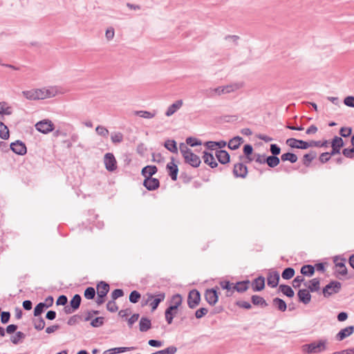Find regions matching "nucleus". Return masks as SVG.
Masks as SVG:
<instances>
[{"instance_id": "obj_60", "label": "nucleus", "mask_w": 354, "mask_h": 354, "mask_svg": "<svg viewBox=\"0 0 354 354\" xmlns=\"http://www.w3.org/2000/svg\"><path fill=\"white\" fill-rule=\"evenodd\" d=\"M342 154L348 158L354 159V146L353 147L344 148Z\"/></svg>"}, {"instance_id": "obj_42", "label": "nucleus", "mask_w": 354, "mask_h": 354, "mask_svg": "<svg viewBox=\"0 0 354 354\" xmlns=\"http://www.w3.org/2000/svg\"><path fill=\"white\" fill-rule=\"evenodd\" d=\"M243 153L247 159L246 162H250L253 160L254 158H252V154L253 153V147L250 144H246L243 146Z\"/></svg>"}, {"instance_id": "obj_7", "label": "nucleus", "mask_w": 354, "mask_h": 354, "mask_svg": "<svg viewBox=\"0 0 354 354\" xmlns=\"http://www.w3.org/2000/svg\"><path fill=\"white\" fill-rule=\"evenodd\" d=\"M218 288L217 286L207 289L205 291L204 297L205 301L210 305L214 306L218 300L219 292H218Z\"/></svg>"}, {"instance_id": "obj_28", "label": "nucleus", "mask_w": 354, "mask_h": 354, "mask_svg": "<svg viewBox=\"0 0 354 354\" xmlns=\"http://www.w3.org/2000/svg\"><path fill=\"white\" fill-rule=\"evenodd\" d=\"M158 172V168L156 165H147L142 169L141 175L147 178H151Z\"/></svg>"}, {"instance_id": "obj_53", "label": "nucleus", "mask_w": 354, "mask_h": 354, "mask_svg": "<svg viewBox=\"0 0 354 354\" xmlns=\"http://www.w3.org/2000/svg\"><path fill=\"white\" fill-rule=\"evenodd\" d=\"M135 115L143 118H153L156 113L147 111H136Z\"/></svg>"}, {"instance_id": "obj_30", "label": "nucleus", "mask_w": 354, "mask_h": 354, "mask_svg": "<svg viewBox=\"0 0 354 354\" xmlns=\"http://www.w3.org/2000/svg\"><path fill=\"white\" fill-rule=\"evenodd\" d=\"M151 328V321L147 317H142L139 322V330L140 332H147Z\"/></svg>"}, {"instance_id": "obj_56", "label": "nucleus", "mask_w": 354, "mask_h": 354, "mask_svg": "<svg viewBox=\"0 0 354 354\" xmlns=\"http://www.w3.org/2000/svg\"><path fill=\"white\" fill-rule=\"evenodd\" d=\"M186 143L190 147H194L201 145L202 142L198 138L194 137H188L186 138Z\"/></svg>"}, {"instance_id": "obj_50", "label": "nucleus", "mask_w": 354, "mask_h": 354, "mask_svg": "<svg viewBox=\"0 0 354 354\" xmlns=\"http://www.w3.org/2000/svg\"><path fill=\"white\" fill-rule=\"evenodd\" d=\"M26 337V335L21 331H17L15 335L11 336L10 341L13 344H18Z\"/></svg>"}, {"instance_id": "obj_43", "label": "nucleus", "mask_w": 354, "mask_h": 354, "mask_svg": "<svg viewBox=\"0 0 354 354\" xmlns=\"http://www.w3.org/2000/svg\"><path fill=\"white\" fill-rule=\"evenodd\" d=\"M281 160L283 162L289 161L291 163H295L297 161L298 158H297V155L295 154L294 153L287 152V153H283L281 156Z\"/></svg>"}, {"instance_id": "obj_59", "label": "nucleus", "mask_w": 354, "mask_h": 354, "mask_svg": "<svg viewBox=\"0 0 354 354\" xmlns=\"http://www.w3.org/2000/svg\"><path fill=\"white\" fill-rule=\"evenodd\" d=\"M106 309L111 313H115L118 310V306H117L115 300H110L106 304Z\"/></svg>"}, {"instance_id": "obj_9", "label": "nucleus", "mask_w": 354, "mask_h": 354, "mask_svg": "<svg viewBox=\"0 0 354 354\" xmlns=\"http://www.w3.org/2000/svg\"><path fill=\"white\" fill-rule=\"evenodd\" d=\"M333 262L335 264L336 267H339L341 268L339 270H337L335 272L336 277H338V274L345 276L348 273V270L346 267V259L342 258L339 256H335L333 259Z\"/></svg>"}, {"instance_id": "obj_64", "label": "nucleus", "mask_w": 354, "mask_h": 354, "mask_svg": "<svg viewBox=\"0 0 354 354\" xmlns=\"http://www.w3.org/2000/svg\"><path fill=\"white\" fill-rule=\"evenodd\" d=\"M344 103L346 106L351 108H354V97L348 95L344 100Z\"/></svg>"}, {"instance_id": "obj_63", "label": "nucleus", "mask_w": 354, "mask_h": 354, "mask_svg": "<svg viewBox=\"0 0 354 354\" xmlns=\"http://www.w3.org/2000/svg\"><path fill=\"white\" fill-rule=\"evenodd\" d=\"M124 296V291L122 289L117 288L111 292V299L116 300L117 299Z\"/></svg>"}, {"instance_id": "obj_10", "label": "nucleus", "mask_w": 354, "mask_h": 354, "mask_svg": "<svg viewBox=\"0 0 354 354\" xmlns=\"http://www.w3.org/2000/svg\"><path fill=\"white\" fill-rule=\"evenodd\" d=\"M10 149L16 154L24 156L27 152L26 145L21 140H17L10 145Z\"/></svg>"}, {"instance_id": "obj_14", "label": "nucleus", "mask_w": 354, "mask_h": 354, "mask_svg": "<svg viewBox=\"0 0 354 354\" xmlns=\"http://www.w3.org/2000/svg\"><path fill=\"white\" fill-rule=\"evenodd\" d=\"M280 274L276 270H270L267 276V284L270 288H276L279 285Z\"/></svg>"}, {"instance_id": "obj_49", "label": "nucleus", "mask_w": 354, "mask_h": 354, "mask_svg": "<svg viewBox=\"0 0 354 354\" xmlns=\"http://www.w3.org/2000/svg\"><path fill=\"white\" fill-rule=\"evenodd\" d=\"M10 133L8 127L2 122H0V138L3 140L9 138Z\"/></svg>"}, {"instance_id": "obj_55", "label": "nucleus", "mask_w": 354, "mask_h": 354, "mask_svg": "<svg viewBox=\"0 0 354 354\" xmlns=\"http://www.w3.org/2000/svg\"><path fill=\"white\" fill-rule=\"evenodd\" d=\"M141 297L140 293L137 290H133L129 295V301L132 304H136L138 302Z\"/></svg>"}, {"instance_id": "obj_47", "label": "nucleus", "mask_w": 354, "mask_h": 354, "mask_svg": "<svg viewBox=\"0 0 354 354\" xmlns=\"http://www.w3.org/2000/svg\"><path fill=\"white\" fill-rule=\"evenodd\" d=\"M12 113V107L6 102H0V114L10 115Z\"/></svg>"}, {"instance_id": "obj_1", "label": "nucleus", "mask_w": 354, "mask_h": 354, "mask_svg": "<svg viewBox=\"0 0 354 354\" xmlns=\"http://www.w3.org/2000/svg\"><path fill=\"white\" fill-rule=\"evenodd\" d=\"M183 303V297L180 294L174 295L170 299V304L165 309V320L168 324H171L173 322L174 318L178 314V308Z\"/></svg>"}, {"instance_id": "obj_12", "label": "nucleus", "mask_w": 354, "mask_h": 354, "mask_svg": "<svg viewBox=\"0 0 354 354\" xmlns=\"http://www.w3.org/2000/svg\"><path fill=\"white\" fill-rule=\"evenodd\" d=\"M332 150L330 152V155L335 156L340 153L341 148L344 147V142L341 137L335 136L331 141Z\"/></svg>"}, {"instance_id": "obj_41", "label": "nucleus", "mask_w": 354, "mask_h": 354, "mask_svg": "<svg viewBox=\"0 0 354 354\" xmlns=\"http://www.w3.org/2000/svg\"><path fill=\"white\" fill-rule=\"evenodd\" d=\"M317 153L315 151H310L308 153H306L303 156V164L306 167H309L311 162L316 158Z\"/></svg>"}, {"instance_id": "obj_58", "label": "nucleus", "mask_w": 354, "mask_h": 354, "mask_svg": "<svg viewBox=\"0 0 354 354\" xmlns=\"http://www.w3.org/2000/svg\"><path fill=\"white\" fill-rule=\"evenodd\" d=\"M81 319H82V315L78 314L74 315L68 319L67 324H68L69 326L75 325Z\"/></svg>"}, {"instance_id": "obj_26", "label": "nucleus", "mask_w": 354, "mask_h": 354, "mask_svg": "<svg viewBox=\"0 0 354 354\" xmlns=\"http://www.w3.org/2000/svg\"><path fill=\"white\" fill-rule=\"evenodd\" d=\"M250 281L248 279L237 281L234 283L233 292L235 290L239 293H243L248 290Z\"/></svg>"}, {"instance_id": "obj_5", "label": "nucleus", "mask_w": 354, "mask_h": 354, "mask_svg": "<svg viewBox=\"0 0 354 354\" xmlns=\"http://www.w3.org/2000/svg\"><path fill=\"white\" fill-rule=\"evenodd\" d=\"M147 296L148 297V299L143 305H146L149 301H151L150 306L152 310H155L158 308L159 304L165 300V293L163 292H159L157 295L147 293Z\"/></svg>"}, {"instance_id": "obj_54", "label": "nucleus", "mask_w": 354, "mask_h": 354, "mask_svg": "<svg viewBox=\"0 0 354 354\" xmlns=\"http://www.w3.org/2000/svg\"><path fill=\"white\" fill-rule=\"evenodd\" d=\"M177 351V348L174 346H170L165 349L158 351L151 354H175Z\"/></svg>"}, {"instance_id": "obj_15", "label": "nucleus", "mask_w": 354, "mask_h": 354, "mask_svg": "<svg viewBox=\"0 0 354 354\" xmlns=\"http://www.w3.org/2000/svg\"><path fill=\"white\" fill-rule=\"evenodd\" d=\"M104 162L106 169L109 171H113L117 168V162L115 156L111 153H106L104 155Z\"/></svg>"}, {"instance_id": "obj_36", "label": "nucleus", "mask_w": 354, "mask_h": 354, "mask_svg": "<svg viewBox=\"0 0 354 354\" xmlns=\"http://www.w3.org/2000/svg\"><path fill=\"white\" fill-rule=\"evenodd\" d=\"M279 290L280 292H281L284 295H286V297H289V298H292L294 297L295 295V292L294 290H292V288L288 286V285H286V284H281L279 286Z\"/></svg>"}, {"instance_id": "obj_32", "label": "nucleus", "mask_w": 354, "mask_h": 354, "mask_svg": "<svg viewBox=\"0 0 354 354\" xmlns=\"http://www.w3.org/2000/svg\"><path fill=\"white\" fill-rule=\"evenodd\" d=\"M219 284H220L221 287L223 290H227V292H226V296L227 297H231L232 295V294H233V286H234L233 283H231L228 280H224V281H221L219 282Z\"/></svg>"}, {"instance_id": "obj_13", "label": "nucleus", "mask_w": 354, "mask_h": 354, "mask_svg": "<svg viewBox=\"0 0 354 354\" xmlns=\"http://www.w3.org/2000/svg\"><path fill=\"white\" fill-rule=\"evenodd\" d=\"M286 144L291 148L299 149H307L308 145L307 141L294 138L287 139Z\"/></svg>"}, {"instance_id": "obj_20", "label": "nucleus", "mask_w": 354, "mask_h": 354, "mask_svg": "<svg viewBox=\"0 0 354 354\" xmlns=\"http://www.w3.org/2000/svg\"><path fill=\"white\" fill-rule=\"evenodd\" d=\"M298 300L299 302L306 305L311 301L312 296L308 289H299L297 292Z\"/></svg>"}, {"instance_id": "obj_4", "label": "nucleus", "mask_w": 354, "mask_h": 354, "mask_svg": "<svg viewBox=\"0 0 354 354\" xmlns=\"http://www.w3.org/2000/svg\"><path fill=\"white\" fill-rule=\"evenodd\" d=\"M342 288V283L335 280L330 281L322 288V294L325 298H328L333 294L339 292Z\"/></svg>"}, {"instance_id": "obj_21", "label": "nucleus", "mask_w": 354, "mask_h": 354, "mask_svg": "<svg viewBox=\"0 0 354 354\" xmlns=\"http://www.w3.org/2000/svg\"><path fill=\"white\" fill-rule=\"evenodd\" d=\"M354 333V326H348L344 328L341 329L335 335V339L337 341H342L345 338L349 337Z\"/></svg>"}, {"instance_id": "obj_37", "label": "nucleus", "mask_w": 354, "mask_h": 354, "mask_svg": "<svg viewBox=\"0 0 354 354\" xmlns=\"http://www.w3.org/2000/svg\"><path fill=\"white\" fill-rule=\"evenodd\" d=\"M273 305L280 311L285 312L287 309L286 301L279 297L274 298L272 300Z\"/></svg>"}, {"instance_id": "obj_39", "label": "nucleus", "mask_w": 354, "mask_h": 354, "mask_svg": "<svg viewBox=\"0 0 354 354\" xmlns=\"http://www.w3.org/2000/svg\"><path fill=\"white\" fill-rule=\"evenodd\" d=\"M164 147L171 153H178L177 142L174 140H167L164 143Z\"/></svg>"}, {"instance_id": "obj_18", "label": "nucleus", "mask_w": 354, "mask_h": 354, "mask_svg": "<svg viewBox=\"0 0 354 354\" xmlns=\"http://www.w3.org/2000/svg\"><path fill=\"white\" fill-rule=\"evenodd\" d=\"M142 185L147 190L153 191L160 187V181L156 178H147L144 179Z\"/></svg>"}, {"instance_id": "obj_22", "label": "nucleus", "mask_w": 354, "mask_h": 354, "mask_svg": "<svg viewBox=\"0 0 354 354\" xmlns=\"http://www.w3.org/2000/svg\"><path fill=\"white\" fill-rule=\"evenodd\" d=\"M252 289L254 292H260L265 288V278L263 276H259L251 283Z\"/></svg>"}, {"instance_id": "obj_19", "label": "nucleus", "mask_w": 354, "mask_h": 354, "mask_svg": "<svg viewBox=\"0 0 354 354\" xmlns=\"http://www.w3.org/2000/svg\"><path fill=\"white\" fill-rule=\"evenodd\" d=\"M22 95L29 100H41V89H32L22 91Z\"/></svg>"}, {"instance_id": "obj_38", "label": "nucleus", "mask_w": 354, "mask_h": 354, "mask_svg": "<svg viewBox=\"0 0 354 354\" xmlns=\"http://www.w3.org/2000/svg\"><path fill=\"white\" fill-rule=\"evenodd\" d=\"M136 349L135 347H115L113 348L108 349L105 351L103 354H106V353H109V354H117L122 353L126 351H131Z\"/></svg>"}, {"instance_id": "obj_35", "label": "nucleus", "mask_w": 354, "mask_h": 354, "mask_svg": "<svg viewBox=\"0 0 354 354\" xmlns=\"http://www.w3.org/2000/svg\"><path fill=\"white\" fill-rule=\"evenodd\" d=\"M32 322L35 330L38 331L43 330L46 326V322L44 318L41 316L37 317H35V318L32 319Z\"/></svg>"}, {"instance_id": "obj_34", "label": "nucleus", "mask_w": 354, "mask_h": 354, "mask_svg": "<svg viewBox=\"0 0 354 354\" xmlns=\"http://www.w3.org/2000/svg\"><path fill=\"white\" fill-rule=\"evenodd\" d=\"M251 301L254 306H259L261 308H265L268 306L265 299L261 296L254 295L251 297Z\"/></svg>"}, {"instance_id": "obj_46", "label": "nucleus", "mask_w": 354, "mask_h": 354, "mask_svg": "<svg viewBox=\"0 0 354 354\" xmlns=\"http://www.w3.org/2000/svg\"><path fill=\"white\" fill-rule=\"evenodd\" d=\"M46 305L43 302H39L34 308L33 315L34 317H37L41 316V315L47 309Z\"/></svg>"}, {"instance_id": "obj_11", "label": "nucleus", "mask_w": 354, "mask_h": 354, "mask_svg": "<svg viewBox=\"0 0 354 354\" xmlns=\"http://www.w3.org/2000/svg\"><path fill=\"white\" fill-rule=\"evenodd\" d=\"M248 167L242 162L234 165L233 174L235 178H245L248 175Z\"/></svg>"}, {"instance_id": "obj_52", "label": "nucleus", "mask_w": 354, "mask_h": 354, "mask_svg": "<svg viewBox=\"0 0 354 354\" xmlns=\"http://www.w3.org/2000/svg\"><path fill=\"white\" fill-rule=\"evenodd\" d=\"M95 294L96 292L95 288L90 286L85 289L84 296L86 299L91 300L95 298Z\"/></svg>"}, {"instance_id": "obj_51", "label": "nucleus", "mask_w": 354, "mask_h": 354, "mask_svg": "<svg viewBox=\"0 0 354 354\" xmlns=\"http://www.w3.org/2000/svg\"><path fill=\"white\" fill-rule=\"evenodd\" d=\"M104 317H97L94 319H92L90 325L93 328H99L104 325Z\"/></svg>"}, {"instance_id": "obj_62", "label": "nucleus", "mask_w": 354, "mask_h": 354, "mask_svg": "<svg viewBox=\"0 0 354 354\" xmlns=\"http://www.w3.org/2000/svg\"><path fill=\"white\" fill-rule=\"evenodd\" d=\"M339 135L344 138L349 137L352 133V128L351 127H342L339 129Z\"/></svg>"}, {"instance_id": "obj_2", "label": "nucleus", "mask_w": 354, "mask_h": 354, "mask_svg": "<svg viewBox=\"0 0 354 354\" xmlns=\"http://www.w3.org/2000/svg\"><path fill=\"white\" fill-rule=\"evenodd\" d=\"M239 86L236 84H228L226 86H218L214 88H208L205 91V93L209 97H214L216 95H221L223 94L230 93L233 92L237 89H239Z\"/></svg>"}, {"instance_id": "obj_48", "label": "nucleus", "mask_w": 354, "mask_h": 354, "mask_svg": "<svg viewBox=\"0 0 354 354\" xmlns=\"http://www.w3.org/2000/svg\"><path fill=\"white\" fill-rule=\"evenodd\" d=\"M295 274V269L292 267H288L283 270L281 273V277L283 279L288 280L292 279L294 277Z\"/></svg>"}, {"instance_id": "obj_61", "label": "nucleus", "mask_w": 354, "mask_h": 354, "mask_svg": "<svg viewBox=\"0 0 354 354\" xmlns=\"http://www.w3.org/2000/svg\"><path fill=\"white\" fill-rule=\"evenodd\" d=\"M95 131L98 135H100L102 137H104V138H107L109 136L108 129L103 126H100V125L97 126L95 129Z\"/></svg>"}, {"instance_id": "obj_40", "label": "nucleus", "mask_w": 354, "mask_h": 354, "mask_svg": "<svg viewBox=\"0 0 354 354\" xmlns=\"http://www.w3.org/2000/svg\"><path fill=\"white\" fill-rule=\"evenodd\" d=\"M96 288L97 292H100V294L107 295L110 290V286L108 283L104 281H101L97 284Z\"/></svg>"}, {"instance_id": "obj_57", "label": "nucleus", "mask_w": 354, "mask_h": 354, "mask_svg": "<svg viewBox=\"0 0 354 354\" xmlns=\"http://www.w3.org/2000/svg\"><path fill=\"white\" fill-rule=\"evenodd\" d=\"M111 139L115 144L120 143L123 140V135L120 132H115L111 134Z\"/></svg>"}, {"instance_id": "obj_25", "label": "nucleus", "mask_w": 354, "mask_h": 354, "mask_svg": "<svg viewBox=\"0 0 354 354\" xmlns=\"http://www.w3.org/2000/svg\"><path fill=\"white\" fill-rule=\"evenodd\" d=\"M203 153V159L205 164L209 165L212 169L216 168L218 166V163L215 160V158L212 153L204 151Z\"/></svg>"}, {"instance_id": "obj_45", "label": "nucleus", "mask_w": 354, "mask_h": 354, "mask_svg": "<svg viewBox=\"0 0 354 354\" xmlns=\"http://www.w3.org/2000/svg\"><path fill=\"white\" fill-rule=\"evenodd\" d=\"M82 301V297L79 294H75L70 301V305L72 308H75V310L79 309Z\"/></svg>"}, {"instance_id": "obj_33", "label": "nucleus", "mask_w": 354, "mask_h": 354, "mask_svg": "<svg viewBox=\"0 0 354 354\" xmlns=\"http://www.w3.org/2000/svg\"><path fill=\"white\" fill-rule=\"evenodd\" d=\"M302 276L312 277L315 274V266L310 264L304 265L300 270Z\"/></svg>"}, {"instance_id": "obj_3", "label": "nucleus", "mask_w": 354, "mask_h": 354, "mask_svg": "<svg viewBox=\"0 0 354 354\" xmlns=\"http://www.w3.org/2000/svg\"><path fill=\"white\" fill-rule=\"evenodd\" d=\"M326 340L321 339L318 342H313L302 346L304 352L308 354L318 353L326 350Z\"/></svg>"}, {"instance_id": "obj_8", "label": "nucleus", "mask_w": 354, "mask_h": 354, "mask_svg": "<svg viewBox=\"0 0 354 354\" xmlns=\"http://www.w3.org/2000/svg\"><path fill=\"white\" fill-rule=\"evenodd\" d=\"M36 129L44 134L54 130V124L49 120H43L36 123Z\"/></svg>"}, {"instance_id": "obj_17", "label": "nucleus", "mask_w": 354, "mask_h": 354, "mask_svg": "<svg viewBox=\"0 0 354 354\" xmlns=\"http://www.w3.org/2000/svg\"><path fill=\"white\" fill-rule=\"evenodd\" d=\"M166 169L168 172V175L170 176L172 180L175 181L177 180L178 167V165L174 163V158H171V162H168L166 165Z\"/></svg>"}, {"instance_id": "obj_6", "label": "nucleus", "mask_w": 354, "mask_h": 354, "mask_svg": "<svg viewBox=\"0 0 354 354\" xmlns=\"http://www.w3.org/2000/svg\"><path fill=\"white\" fill-rule=\"evenodd\" d=\"M201 295L200 292L196 289L190 290L187 296V305L189 308L194 309L200 304Z\"/></svg>"}, {"instance_id": "obj_27", "label": "nucleus", "mask_w": 354, "mask_h": 354, "mask_svg": "<svg viewBox=\"0 0 354 354\" xmlns=\"http://www.w3.org/2000/svg\"><path fill=\"white\" fill-rule=\"evenodd\" d=\"M307 283L305 282L304 286L310 292H318L320 290V279L319 278H313L308 281V285Z\"/></svg>"}, {"instance_id": "obj_31", "label": "nucleus", "mask_w": 354, "mask_h": 354, "mask_svg": "<svg viewBox=\"0 0 354 354\" xmlns=\"http://www.w3.org/2000/svg\"><path fill=\"white\" fill-rule=\"evenodd\" d=\"M182 105H183L182 100H178L177 101H176L174 103L171 104L167 108V109L165 112V115L168 116V117L172 115L174 113H176L182 106Z\"/></svg>"}, {"instance_id": "obj_44", "label": "nucleus", "mask_w": 354, "mask_h": 354, "mask_svg": "<svg viewBox=\"0 0 354 354\" xmlns=\"http://www.w3.org/2000/svg\"><path fill=\"white\" fill-rule=\"evenodd\" d=\"M265 161L270 167L274 168L279 164L280 159L277 156H269L265 158Z\"/></svg>"}, {"instance_id": "obj_23", "label": "nucleus", "mask_w": 354, "mask_h": 354, "mask_svg": "<svg viewBox=\"0 0 354 354\" xmlns=\"http://www.w3.org/2000/svg\"><path fill=\"white\" fill-rule=\"evenodd\" d=\"M41 89V100L55 97L59 93V88L57 86H50Z\"/></svg>"}, {"instance_id": "obj_16", "label": "nucleus", "mask_w": 354, "mask_h": 354, "mask_svg": "<svg viewBox=\"0 0 354 354\" xmlns=\"http://www.w3.org/2000/svg\"><path fill=\"white\" fill-rule=\"evenodd\" d=\"M185 162L190 166L196 168L198 167L201 163V158L192 152V151L187 156H185Z\"/></svg>"}, {"instance_id": "obj_24", "label": "nucleus", "mask_w": 354, "mask_h": 354, "mask_svg": "<svg viewBox=\"0 0 354 354\" xmlns=\"http://www.w3.org/2000/svg\"><path fill=\"white\" fill-rule=\"evenodd\" d=\"M215 156L218 161L222 165L227 164L230 161V156L229 153L225 150H216L215 152Z\"/></svg>"}, {"instance_id": "obj_29", "label": "nucleus", "mask_w": 354, "mask_h": 354, "mask_svg": "<svg viewBox=\"0 0 354 354\" xmlns=\"http://www.w3.org/2000/svg\"><path fill=\"white\" fill-rule=\"evenodd\" d=\"M243 142V139L237 136L230 139L227 143V147L231 150H236L239 148L240 145Z\"/></svg>"}]
</instances>
